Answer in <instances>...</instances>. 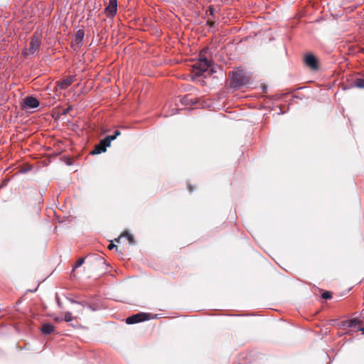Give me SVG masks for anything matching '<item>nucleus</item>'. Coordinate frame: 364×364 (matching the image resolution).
I'll use <instances>...</instances> for the list:
<instances>
[{
	"label": "nucleus",
	"instance_id": "nucleus-1",
	"mask_svg": "<svg viewBox=\"0 0 364 364\" xmlns=\"http://www.w3.org/2000/svg\"><path fill=\"white\" fill-rule=\"evenodd\" d=\"M230 86L235 89H240L247 84L250 77L241 69H237L229 73Z\"/></svg>",
	"mask_w": 364,
	"mask_h": 364
},
{
	"label": "nucleus",
	"instance_id": "nucleus-2",
	"mask_svg": "<svg viewBox=\"0 0 364 364\" xmlns=\"http://www.w3.org/2000/svg\"><path fill=\"white\" fill-rule=\"evenodd\" d=\"M42 36L41 33H34L31 38L29 48H25L22 51V54L25 56L33 55L40 48L41 45Z\"/></svg>",
	"mask_w": 364,
	"mask_h": 364
},
{
	"label": "nucleus",
	"instance_id": "nucleus-3",
	"mask_svg": "<svg viewBox=\"0 0 364 364\" xmlns=\"http://www.w3.org/2000/svg\"><path fill=\"white\" fill-rule=\"evenodd\" d=\"M209 67V60L205 58H202V55H200L199 60L197 63H196L193 65V70L196 75H200L203 73L208 70Z\"/></svg>",
	"mask_w": 364,
	"mask_h": 364
},
{
	"label": "nucleus",
	"instance_id": "nucleus-4",
	"mask_svg": "<svg viewBox=\"0 0 364 364\" xmlns=\"http://www.w3.org/2000/svg\"><path fill=\"white\" fill-rule=\"evenodd\" d=\"M304 62L305 65L312 70H317L318 69V62L317 58L311 53H307L304 57Z\"/></svg>",
	"mask_w": 364,
	"mask_h": 364
},
{
	"label": "nucleus",
	"instance_id": "nucleus-5",
	"mask_svg": "<svg viewBox=\"0 0 364 364\" xmlns=\"http://www.w3.org/2000/svg\"><path fill=\"white\" fill-rule=\"evenodd\" d=\"M150 318V315L146 313H139L126 318L127 324H134L139 322L144 321Z\"/></svg>",
	"mask_w": 364,
	"mask_h": 364
},
{
	"label": "nucleus",
	"instance_id": "nucleus-6",
	"mask_svg": "<svg viewBox=\"0 0 364 364\" xmlns=\"http://www.w3.org/2000/svg\"><path fill=\"white\" fill-rule=\"evenodd\" d=\"M117 11V0H109L108 5L106 6L105 9V14L109 18H112L114 16Z\"/></svg>",
	"mask_w": 364,
	"mask_h": 364
},
{
	"label": "nucleus",
	"instance_id": "nucleus-7",
	"mask_svg": "<svg viewBox=\"0 0 364 364\" xmlns=\"http://www.w3.org/2000/svg\"><path fill=\"white\" fill-rule=\"evenodd\" d=\"M75 76H68L66 78H64L60 81H58L57 87L60 90L67 89L69 86L72 85V83L75 81Z\"/></svg>",
	"mask_w": 364,
	"mask_h": 364
},
{
	"label": "nucleus",
	"instance_id": "nucleus-8",
	"mask_svg": "<svg viewBox=\"0 0 364 364\" xmlns=\"http://www.w3.org/2000/svg\"><path fill=\"white\" fill-rule=\"evenodd\" d=\"M38 105V100L32 96L26 97L24 99L23 106L26 108H36Z\"/></svg>",
	"mask_w": 364,
	"mask_h": 364
},
{
	"label": "nucleus",
	"instance_id": "nucleus-9",
	"mask_svg": "<svg viewBox=\"0 0 364 364\" xmlns=\"http://www.w3.org/2000/svg\"><path fill=\"white\" fill-rule=\"evenodd\" d=\"M55 331V327L52 324L50 323H45L43 325L41 328V331L44 334H50Z\"/></svg>",
	"mask_w": 364,
	"mask_h": 364
},
{
	"label": "nucleus",
	"instance_id": "nucleus-10",
	"mask_svg": "<svg viewBox=\"0 0 364 364\" xmlns=\"http://www.w3.org/2000/svg\"><path fill=\"white\" fill-rule=\"evenodd\" d=\"M360 323L361 321L358 318H355L348 321H346L344 323V326H346L348 327H355L358 324Z\"/></svg>",
	"mask_w": 364,
	"mask_h": 364
},
{
	"label": "nucleus",
	"instance_id": "nucleus-11",
	"mask_svg": "<svg viewBox=\"0 0 364 364\" xmlns=\"http://www.w3.org/2000/svg\"><path fill=\"white\" fill-rule=\"evenodd\" d=\"M106 151L105 147L100 142L95 146V149L92 151V154H99Z\"/></svg>",
	"mask_w": 364,
	"mask_h": 364
},
{
	"label": "nucleus",
	"instance_id": "nucleus-12",
	"mask_svg": "<svg viewBox=\"0 0 364 364\" xmlns=\"http://www.w3.org/2000/svg\"><path fill=\"white\" fill-rule=\"evenodd\" d=\"M114 139V136H107L105 139L100 141V143L105 147L109 146L110 143Z\"/></svg>",
	"mask_w": 364,
	"mask_h": 364
},
{
	"label": "nucleus",
	"instance_id": "nucleus-13",
	"mask_svg": "<svg viewBox=\"0 0 364 364\" xmlns=\"http://www.w3.org/2000/svg\"><path fill=\"white\" fill-rule=\"evenodd\" d=\"M76 318V316H73L72 313L67 311L65 313L63 321L65 322H70Z\"/></svg>",
	"mask_w": 364,
	"mask_h": 364
},
{
	"label": "nucleus",
	"instance_id": "nucleus-14",
	"mask_svg": "<svg viewBox=\"0 0 364 364\" xmlns=\"http://www.w3.org/2000/svg\"><path fill=\"white\" fill-rule=\"evenodd\" d=\"M84 38V31L82 30H79L77 31L76 33V35H75V42L76 43H80L82 41Z\"/></svg>",
	"mask_w": 364,
	"mask_h": 364
},
{
	"label": "nucleus",
	"instance_id": "nucleus-15",
	"mask_svg": "<svg viewBox=\"0 0 364 364\" xmlns=\"http://www.w3.org/2000/svg\"><path fill=\"white\" fill-rule=\"evenodd\" d=\"M84 262H85L84 257H81L79 259H77L74 267H73V271H75V269L80 267L84 263Z\"/></svg>",
	"mask_w": 364,
	"mask_h": 364
},
{
	"label": "nucleus",
	"instance_id": "nucleus-16",
	"mask_svg": "<svg viewBox=\"0 0 364 364\" xmlns=\"http://www.w3.org/2000/svg\"><path fill=\"white\" fill-rule=\"evenodd\" d=\"M321 297L324 299H329L332 297V294L330 291H324L322 294Z\"/></svg>",
	"mask_w": 364,
	"mask_h": 364
},
{
	"label": "nucleus",
	"instance_id": "nucleus-17",
	"mask_svg": "<svg viewBox=\"0 0 364 364\" xmlns=\"http://www.w3.org/2000/svg\"><path fill=\"white\" fill-rule=\"evenodd\" d=\"M53 320L56 323H60L63 321V318L60 317V316H55V317H54Z\"/></svg>",
	"mask_w": 364,
	"mask_h": 364
},
{
	"label": "nucleus",
	"instance_id": "nucleus-18",
	"mask_svg": "<svg viewBox=\"0 0 364 364\" xmlns=\"http://www.w3.org/2000/svg\"><path fill=\"white\" fill-rule=\"evenodd\" d=\"M120 132L119 130H116L113 135H110V136H114V139L120 135Z\"/></svg>",
	"mask_w": 364,
	"mask_h": 364
},
{
	"label": "nucleus",
	"instance_id": "nucleus-19",
	"mask_svg": "<svg viewBox=\"0 0 364 364\" xmlns=\"http://www.w3.org/2000/svg\"><path fill=\"white\" fill-rule=\"evenodd\" d=\"M114 247H116V248H117L116 245H114V244H112V243L109 244V246H108V248H109V250H112V249H113V248H114Z\"/></svg>",
	"mask_w": 364,
	"mask_h": 364
},
{
	"label": "nucleus",
	"instance_id": "nucleus-20",
	"mask_svg": "<svg viewBox=\"0 0 364 364\" xmlns=\"http://www.w3.org/2000/svg\"><path fill=\"white\" fill-rule=\"evenodd\" d=\"M209 11H210V14H213L214 9L212 6H210Z\"/></svg>",
	"mask_w": 364,
	"mask_h": 364
},
{
	"label": "nucleus",
	"instance_id": "nucleus-21",
	"mask_svg": "<svg viewBox=\"0 0 364 364\" xmlns=\"http://www.w3.org/2000/svg\"><path fill=\"white\" fill-rule=\"evenodd\" d=\"M127 237H128V240H129V242H132L133 239H132V236L129 235H127Z\"/></svg>",
	"mask_w": 364,
	"mask_h": 364
},
{
	"label": "nucleus",
	"instance_id": "nucleus-22",
	"mask_svg": "<svg viewBox=\"0 0 364 364\" xmlns=\"http://www.w3.org/2000/svg\"><path fill=\"white\" fill-rule=\"evenodd\" d=\"M359 331H360L362 332V334L364 335V327L363 328H360Z\"/></svg>",
	"mask_w": 364,
	"mask_h": 364
}]
</instances>
